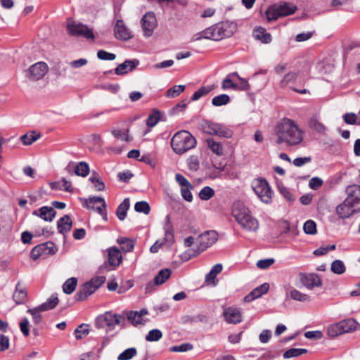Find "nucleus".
<instances>
[{"instance_id": "1", "label": "nucleus", "mask_w": 360, "mask_h": 360, "mask_svg": "<svg viewBox=\"0 0 360 360\" xmlns=\"http://www.w3.org/2000/svg\"><path fill=\"white\" fill-rule=\"evenodd\" d=\"M275 134L277 137L276 143H285L288 146H296L302 141L304 132L294 120L283 118L276 124Z\"/></svg>"}, {"instance_id": "2", "label": "nucleus", "mask_w": 360, "mask_h": 360, "mask_svg": "<svg viewBox=\"0 0 360 360\" xmlns=\"http://www.w3.org/2000/svg\"><path fill=\"white\" fill-rule=\"evenodd\" d=\"M236 30V24L233 22L224 21L217 23L202 32L195 34L193 37V41L201 39H210L220 41L224 38L231 37Z\"/></svg>"}, {"instance_id": "3", "label": "nucleus", "mask_w": 360, "mask_h": 360, "mask_svg": "<svg viewBox=\"0 0 360 360\" xmlns=\"http://www.w3.org/2000/svg\"><path fill=\"white\" fill-rule=\"evenodd\" d=\"M232 216L248 231H255L259 228L258 221L251 215L248 208L242 202L237 201L233 203Z\"/></svg>"}, {"instance_id": "4", "label": "nucleus", "mask_w": 360, "mask_h": 360, "mask_svg": "<svg viewBox=\"0 0 360 360\" xmlns=\"http://www.w3.org/2000/svg\"><path fill=\"white\" fill-rule=\"evenodd\" d=\"M195 138L188 131L176 132L171 140V146L176 154H183L196 146Z\"/></svg>"}, {"instance_id": "5", "label": "nucleus", "mask_w": 360, "mask_h": 360, "mask_svg": "<svg viewBox=\"0 0 360 360\" xmlns=\"http://www.w3.org/2000/svg\"><path fill=\"white\" fill-rule=\"evenodd\" d=\"M67 31L71 36L83 37L91 40L95 39L93 30L79 22L69 20L67 24Z\"/></svg>"}, {"instance_id": "6", "label": "nucleus", "mask_w": 360, "mask_h": 360, "mask_svg": "<svg viewBox=\"0 0 360 360\" xmlns=\"http://www.w3.org/2000/svg\"><path fill=\"white\" fill-rule=\"evenodd\" d=\"M252 188L255 194L263 202L269 203L271 201L273 191L266 179H255L252 184Z\"/></svg>"}, {"instance_id": "7", "label": "nucleus", "mask_w": 360, "mask_h": 360, "mask_svg": "<svg viewBox=\"0 0 360 360\" xmlns=\"http://www.w3.org/2000/svg\"><path fill=\"white\" fill-rule=\"evenodd\" d=\"M296 11V6L284 4L278 6L269 7L266 11V15L269 21L276 20L279 17L286 16L292 14Z\"/></svg>"}, {"instance_id": "8", "label": "nucleus", "mask_w": 360, "mask_h": 360, "mask_svg": "<svg viewBox=\"0 0 360 360\" xmlns=\"http://www.w3.org/2000/svg\"><path fill=\"white\" fill-rule=\"evenodd\" d=\"M218 240V233L215 231H207L200 234L197 238L198 245V250L193 254V256H197L200 252L212 246Z\"/></svg>"}, {"instance_id": "9", "label": "nucleus", "mask_w": 360, "mask_h": 360, "mask_svg": "<svg viewBox=\"0 0 360 360\" xmlns=\"http://www.w3.org/2000/svg\"><path fill=\"white\" fill-rule=\"evenodd\" d=\"M143 35L149 37L153 35L154 30L158 26V21L153 12H147L141 20Z\"/></svg>"}, {"instance_id": "10", "label": "nucleus", "mask_w": 360, "mask_h": 360, "mask_svg": "<svg viewBox=\"0 0 360 360\" xmlns=\"http://www.w3.org/2000/svg\"><path fill=\"white\" fill-rule=\"evenodd\" d=\"M122 319V317L120 315L112 314V312H105L97 319L96 326L97 328L107 326L112 329L115 325L120 324Z\"/></svg>"}, {"instance_id": "11", "label": "nucleus", "mask_w": 360, "mask_h": 360, "mask_svg": "<svg viewBox=\"0 0 360 360\" xmlns=\"http://www.w3.org/2000/svg\"><path fill=\"white\" fill-rule=\"evenodd\" d=\"M359 211L347 198L336 207V214L339 218L342 219H347Z\"/></svg>"}, {"instance_id": "12", "label": "nucleus", "mask_w": 360, "mask_h": 360, "mask_svg": "<svg viewBox=\"0 0 360 360\" xmlns=\"http://www.w3.org/2000/svg\"><path fill=\"white\" fill-rule=\"evenodd\" d=\"M48 65L44 62H38L32 65L28 70L27 76L32 80L41 79L47 73Z\"/></svg>"}, {"instance_id": "13", "label": "nucleus", "mask_w": 360, "mask_h": 360, "mask_svg": "<svg viewBox=\"0 0 360 360\" xmlns=\"http://www.w3.org/2000/svg\"><path fill=\"white\" fill-rule=\"evenodd\" d=\"M347 199L360 210V186L353 184L346 188Z\"/></svg>"}, {"instance_id": "14", "label": "nucleus", "mask_w": 360, "mask_h": 360, "mask_svg": "<svg viewBox=\"0 0 360 360\" xmlns=\"http://www.w3.org/2000/svg\"><path fill=\"white\" fill-rule=\"evenodd\" d=\"M222 316L225 321L230 324H237L242 321V315L240 311L233 307H228L223 311Z\"/></svg>"}, {"instance_id": "15", "label": "nucleus", "mask_w": 360, "mask_h": 360, "mask_svg": "<svg viewBox=\"0 0 360 360\" xmlns=\"http://www.w3.org/2000/svg\"><path fill=\"white\" fill-rule=\"evenodd\" d=\"M302 283L308 289L311 290L315 287H320L322 281L316 274H308L301 275Z\"/></svg>"}, {"instance_id": "16", "label": "nucleus", "mask_w": 360, "mask_h": 360, "mask_svg": "<svg viewBox=\"0 0 360 360\" xmlns=\"http://www.w3.org/2000/svg\"><path fill=\"white\" fill-rule=\"evenodd\" d=\"M32 214L37 216L46 221H52L56 217V212L52 207L43 206L39 209L34 210Z\"/></svg>"}, {"instance_id": "17", "label": "nucleus", "mask_w": 360, "mask_h": 360, "mask_svg": "<svg viewBox=\"0 0 360 360\" xmlns=\"http://www.w3.org/2000/svg\"><path fill=\"white\" fill-rule=\"evenodd\" d=\"M139 64V61L135 60H126L120 64L115 69V73L117 75H123L134 70Z\"/></svg>"}, {"instance_id": "18", "label": "nucleus", "mask_w": 360, "mask_h": 360, "mask_svg": "<svg viewBox=\"0 0 360 360\" xmlns=\"http://www.w3.org/2000/svg\"><path fill=\"white\" fill-rule=\"evenodd\" d=\"M148 314L146 309H142L139 311H130L127 313V319L134 325L143 324L146 321L143 319V316Z\"/></svg>"}, {"instance_id": "19", "label": "nucleus", "mask_w": 360, "mask_h": 360, "mask_svg": "<svg viewBox=\"0 0 360 360\" xmlns=\"http://www.w3.org/2000/svg\"><path fill=\"white\" fill-rule=\"evenodd\" d=\"M114 31L117 39L126 41L131 38L130 32L121 20H117Z\"/></svg>"}, {"instance_id": "20", "label": "nucleus", "mask_w": 360, "mask_h": 360, "mask_svg": "<svg viewBox=\"0 0 360 360\" xmlns=\"http://www.w3.org/2000/svg\"><path fill=\"white\" fill-rule=\"evenodd\" d=\"M269 289V285L266 283H263L260 286L255 288L248 295L244 297L245 302H250L260 297L262 295L266 293Z\"/></svg>"}, {"instance_id": "21", "label": "nucleus", "mask_w": 360, "mask_h": 360, "mask_svg": "<svg viewBox=\"0 0 360 360\" xmlns=\"http://www.w3.org/2000/svg\"><path fill=\"white\" fill-rule=\"evenodd\" d=\"M27 292L25 287L18 282L15 286V291L13 295V300L17 304H22L27 301Z\"/></svg>"}, {"instance_id": "22", "label": "nucleus", "mask_w": 360, "mask_h": 360, "mask_svg": "<svg viewBox=\"0 0 360 360\" xmlns=\"http://www.w3.org/2000/svg\"><path fill=\"white\" fill-rule=\"evenodd\" d=\"M339 323L343 334L360 329V323L352 318L340 321Z\"/></svg>"}, {"instance_id": "23", "label": "nucleus", "mask_w": 360, "mask_h": 360, "mask_svg": "<svg viewBox=\"0 0 360 360\" xmlns=\"http://www.w3.org/2000/svg\"><path fill=\"white\" fill-rule=\"evenodd\" d=\"M122 260V257L118 248L113 247L108 249V262L110 265L118 266Z\"/></svg>"}, {"instance_id": "24", "label": "nucleus", "mask_w": 360, "mask_h": 360, "mask_svg": "<svg viewBox=\"0 0 360 360\" xmlns=\"http://www.w3.org/2000/svg\"><path fill=\"white\" fill-rule=\"evenodd\" d=\"M72 222L70 217L69 215L63 216L57 223L58 232L62 234L68 232L72 228Z\"/></svg>"}, {"instance_id": "25", "label": "nucleus", "mask_w": 360, "mask_h": 360, "mask_svg": "<svg viewBox=\"0 0 360 360\" xmlns=\"http://www.w3.org/2000/svg\"><path fill=\"white\" fill-rule=\"evenodd\" d=\"M254 37L264 44H269L272 40L271 35L266 32V30L262 27L255 28Z\"/></svg>"}, {"instance_id": "26", "label": "nucleus", "mask_w": 360, "mask_h": 360, "mask_svg": "<svg viewBox=\"0 0 360 360\" xmlns=\"http://www.w3.org/2000/svg\"><path fill=\"white\" fill-rule=\"evenodd\" d=\"M212 133V135H215L224 138H231L233 134V132L231 129H229L225 125L219 123L214 124V129Z\"/></svg>"}, {"instance_id": "27", "label": "nucleus", "mask_w": 360, "mask_h": 360, "mask_svg": "<svg viewBox=\"0 0 360 360\" xmlns=\"http://www.w3.org/2000/svg\"><path fill=\"white\" fill-rule=\"evenodd\" d=\"M172 271L169 269H161L153 279L155 285L163 284L171 276Z\"/></svg>"}, {"instance_id": "28", "label": "nucleus", "mask_w": 360, "mask_h": 360, "mask_svg": "<svg viewBox=\"0 0 360 360\" xmlns=\"http://www.w3.org/2000/svg\"><path fill=\"white\" fill-rule=\"evenodd\" d=\"M298 73L295 72H290L288 74L285 75L282 80L281 81L280 86L283 88L287 86H290L296 83V82L299 79Z\"/></svg>"}, {"instance_id": "29", "label": "nucleus", "mask_w": 360, "mask_h": 360, "mask_svg": "<svg viewBox=\"0 0 360 360\" xmlns=\"http://www.w3.org/2000/svg\"><path fill=\"white\" fill-rule=\"evenodd\" d=\"M208 148L217 155L221 156L224 153V149L220 142L215 141L213 139L209 138L206 139Z\"/></svg>"}, {"instance_id": "30", "label": "nucleus", "mask_w": 360, "mask_h": 360, "mask_svg": "<svg viewBox=\"0 0 360 360\" xmlns=\"http://www.w3.org/2000/svg\"><path fill=\"white\" fill-rule=\"evenodd\" d=\"M129 206L130 202L129 198H125L118 206L116 211V215L120 220L123 221L126 218L127 212L129 210Z\"/></svg>"}, {"instance_id": "31", "label": "nucleus", "mask_w": 360, "mask_h": 360, "mask_svg": "<svg viewBox=\"0 0 360 360\" xmlns=\"http://www.w3.org/2000/svg\"><path fill=\"white\" fill-rule=\"evenodd\" d=\"M89 181L94 184L96 191H102L105 189V184L101 181L100 175L96 171L91 172Z\"/></svg>"}, {"instance_id": "32", "label": "nucleus", "mask_w": 360, "mask_h": 360, "mask_svg": "<svg viewBox=\"0 0 360 360\" xmlns=\"http://www.w3.org/2000/svg\"><path fill=\"white\" fill-rule=\"evenodd\" d=\"M52 245V242H46L35 246L31 251V257L33 259H37L42 255H45L46 246Z\"/></svg>"}, {"instance_id": "33", "label": "nucleus", "mask_w": 360, "mask_h": 360, "mask_svg": "<svg viewBox=\"0 0 360 360\" xmlns=\"http://www.w3.org/2000/svg\"><path fill=\"white\" fill-rule=\"evenodd\" d=\"M117 242L121 245V249L126 252L132 251L134 248V240L128 238H119Z\"/></svg>"}, {"instance_id": "34", "label": "nucleus", "mask_w": 360, "mask_h": 360, "mask_svg": "<svg viewBox=\"0 0 360 360\" xmlns=\"http://www.w3.org/2000/svg\"><path fill=\"white\" fill-rule=\"evenodd\" d=\"M77 285V278L72 277L68 278L63 285V290L65 294L72 293Z\"/></svg>"}, {"instance_id": "35", "label": "nucleus", "mask_w": 360, "mask_h": 360, "mask_svg": "<svg viewBox=\"0 0 360 360\" xmlns=\"http://www.w3.org/2000/svg\"><path fill=\"white\" fill-rule=\"evenodd\" d=\"M223 269L221 264H217L212 266L210 271L205 276V281L207 283L214 282L216 276L221 272Z\"/></svg>"}, {"instance_id": "36", "label": "nucleus", "mask_w": 360, "mask_h": 360, "mask_svg": "<svg viewBox=\"0 0 360 360\" xmlns=\"http://www.w3.org/2000/svg\"><path fill=\"white\" fill-rule=\"evenodd\" d=\"M58 304V299L57 296L52 295L51 297H49L47 301L41 305H39L40 309H41L43 311H48L52 309H54L57 304Z\"/></svg>"}, {"instance_id": "37", "label": "nucleus", "mask_w": 360, "mask_h": 360, "mask_svg": "<svg viewBox=\"0 0 360 360\" xmlns=\"http://www.w3.org/2000/svg\"><path fill=\"white\" fill-rule=\"evenodd\" d=\"M74 172L77 176L85 177L89 173V165L85 162H80L75 166Z\"/></svg>"}, {"instance_id": "38", "label": "nucleus", "mask_w": 360, "mask_h": 360, "mask_svg": "<svg viewBox=\"0 0 360 360\" xmlns=\"http://www.w3.org/2000/svg\"><path fill=\"white\" fill-rule=\"evenodd\" d=\"M330 269L334 274L340 275L345 272L346 267L342 261L336 259L332 262Z\"/></svg>"}, {"instance_id": "39", "label": "nucleus", "mask_w": 360, "mask_h": 360, "mask_svg": "<svg viewBox=\"0 0 360 360\" xmlns=\"http://www.w3.org/2000/svg\"><path fill=\"white\" fill-rule=\"evenodd\" d=\"M39 134H35L34 131H30L22 135L20 137V140L22 141L23 144L25 146H30L34 141H36L38 139H39Z\"/></svg>"}, {"instance_id": "40", "label": "nucleus", "mask_w": 360, "mask_h": 360, "mask_svg": "<svg viewBox=\"0 0 360 360\" xmlns=\"http://www.w3.org/2000/svg\"><path fill=\"white\" fill-rule=\"evenodd\" d=\"M307 350L306 349L302 348H291L283 354L284 359H289L292 357L299 356L303 354L307 353Z\"/></svg>"}, {"instance_id": "41", "label": "nucleus", "mask_w": 360, "mask_h": 360, "mask_svg": "<svg viewBox=\"0 0 360 360\" xmlns=\"http://www.w3.org/2000/svg\"><path fill=\"white\" fill-rule=\"evenodd\" d=\"M162 338V333L159 329L150 330L146 336V340L148 342H156Z\"/></svg>"}, {"instance_id": "42", "label": "nucleus", "mask_w": 360, "mask_h": 360, "mask_svg": "<svg viewBox=\"0 0 360 360\" xmlns=\"http://www.w3.org/2000/svg\"><path fill=\"white\" fill-rule=\"evenodd\" d=\"M198 195L202 200H208L214 195V191L210 186H205L200 190Z\"/></svg>"}, {"instance_id": "43", "label": "nucleus", "mask_w": 360, "mask_h": 360, "mask_svg": "<svg viewBox=\"0 0 360 360\" xmlns=\"http://www.w3.org/2000/svg\"><path fill=\"white\" fill-rule=\"evenodd\" d=\"M230 98L227 94H221L214 97L212 100V104L214 106H221L229 103Z\"/></svg>"}, {"instance_id": "44", "label": "nucleus", "mask_w": 360, "mask_h": 360, "mask_svg": "<svg viewBox=\"0 0 360 360\" xmlns=\"http://www.w3.org/2000/svg\"><path fill=\"white\" fill-rule=\"evenodd\" d=\"M327 334L330 338H335L343 334L339 322L330 325L327 329Z\"/></svg>"}, {"instance_id": "45", "label": "nucleus", "mask_w": 360, "mask_h": 360, "mask_svg": "<svg viewBox=\"0 0 360 360\" xmlns=\"http://www.w3.org/2000/svg\"><path fill=\"white\" fill-rule=\"evenodd\" d=\"M137 354L136 348L131 347L125 349L117 357L118 360H129Z\"/></svg>"}, {"instance_id": "46", "label": "nucleus", "mask_w": 360, "mask_h": 360, "mask_svg": "<svg viewBox=\"0 0 360 360\" xmlns=\"http://www.w3.org/2000/svg\"><path fill=\"white\" fill-rule=\"evenodd\" d=\"M165 220L167 222V225H165V233L164 239L167 242L172 243L174 241V234L173 231L170 226L169 217L168 215L166 217Z\"/></svg>"}, {"instance_id": "47", "label": "nucleus", "mask_w": 360, "mask_h": 360, "mask_svg": "<svg viewBox=\"0 0 360 360\" xmlns=\"http://www.w3.org/2000/svg\"><path fill=\"white\" fill-rule=\"evenodd\" d=\"M290 297L294 300L300 302H308L310 300L309 295L303 294L296 289L290 291Z\"/></svg>"}, {"instance_id": "48", "label": "nucleus", "mask_w": 360, "mask_h": 360, "mask_svg": "<svg viewBox=\"0 0 360 360\" xmlns=\"http://www.w3.org/2000/svg\"><path fill=\"white\" fill-rule=\"evenodd\" d=\"M303 230L305 233L314 235L316 233V224L313 220H307L303 226Z\"/></svg>"}, {"instance_id": "49", "label": "nucleus", "mask_w": 360, "mask_h": 360, "mask_svg": "<svg viewBox=\"0 0 360 360\" xmlns=\"http://www.w3.org/2000/svg\"><path fill=\"white\" fill-rule=\"evenodd\" d=\"M160 112L158 110H154L152 114L149 115L146 120L147 126L149 127H153L155 126L158 121L160 120Z\"/></svg>"}, {"instance_id": "50", "label": "nucleus", "mask_w": 360, "mask_h": 360, "mask_svg": "<svg viewBox=\"0 0 360 360\" xmlns=\"http://www.w3.org/2000/svg\"><path fill=\"white\" fill-rule=\"evenodd\" d=\"M134 210L137 212H142L148 214L150 212V208L149 204L146 201L137 202L134 205Z\"/></svg>"}, {"instance_id": "51", "label": "nucleus", "mask_w": 360, "mask_h": 360, "mask_svg": "<svg viewBox=\"0 0 360 360\" xmlns=\"http://www.w3.org/2000/svg\"><path fill=\"white\" fill-rule=\"evenodd\" d=\"M212 88L210 86H202L194 92L191 97L192 101H197L202 96L207 95L212 91Z\"/></svg>"}, {"instance_id": "52", "label": "nucleus", "mask_w": 360, "mask_h": 360, "mask_svg": "<svg viewBox=\"0 0 360 360\" xmlns=\"http://www.w3.org/2000/svg\"><path fill=\"white\" fill-rule=\"evenodd\" d=\"M188 167L192 171H197L200 167V160L198 156L191 155L188 160Z\"/></svg>"}, {"instance_id": "53", "label": "nucleus", "mask_w": 360, "mask_h": 360, "mask_svg": "<svg viewBox=\"0 0 360 360\" xmlns=\"http://www.w3.org/2000/svg\"><path fill=\"white\" fill-rule=\"evenodd\" d=\"M334 65L333 63L330 62V60L328 59H324L323 61L319 64V70L324 73H329L332 72L333 70Z\"/></svg>"}, {"instance_id": "54", "label": "nucleus", "mask_w": 360, "mask_h": 360, "mask_svg": "<svg viewBox=\"0 0 360 360\" xmlns=\"http://www.w3.org/2000/svg\"><path fill=\"white\" fill-rule=\"evenodd\" d=\"M129 132V129L127 130V131H122V130L120 129H113L112 131V135L117 138V139H121L122 141H131L132 140V138L130 137L127 133Z\"/></svg>"}, {"instance_id": "55", "label": "nucleus", "mask_w": 360, "mask_h": 360, "mask_svg": "<svg viewBox=\"0 0 360 360\" xmlns=\"http://www.w3.org/2000/svg\"><path fill=\"white\" fill-rule=\"evenodd\" d=\"M185 89L184 85H175L169 89L167 92V96L170 98H174L182 93Z\"/></svg>"}, {"instance_id": "56", "label": "nucleus", "mask_w": 360, "mask_h": 360, "mask_svg": "<svg viewBox=\"0 0 360 360\" xmlns=\"http://www.w3.org/2000/svg\"><path fill=\"white\" fill-rule=\"evenodd\" d=\"M193 345L190 343H184L180 345L172 346L169 348L172 352H184L193 349Z\"/></svg>"}, {"instance_id": "57", "label": "nucleus", "mask_w": 360, "mask_h": 360, "mask_svg": "<svg viewBox=\"0 0 360 360\" xmlns=\"http://www.w3.org/2000/svg\"><path fill=\"white\" fill-rule=\"evenodd\" d=\"M41 311H43L40 309L39 306L34 309H30L27 311V313H30L32 316L33 321L35 324H39L41 321V315L40 314Z\"/></svg>"}, {"instance_id": "58", "label": "nucleus", "mask_w": 360, "mask_h": 360, "mask_svg": "<svg viewBox=\"0 0 360 360\" xmlns=\"http://www.w3.org/2000/svg\"><path fill=\"white\" fill-rule=\"evenodd\" d=\"M214 124V122H212L211 121L204 120L200 124V129L203 132L212 135Z\"/></svg>"}, {"instance_id": "59", "label": "nucleus", "mask_w": 360, "mask_h": 360, "mask_svg": "<svg viewBox=\"0 0 360 360\" xmlns=\"http://www.w3.org/2000/svg\"><path fill=\"white\" fill-rule=\"evenodd\" d=\"M86 205L88 209L94 210L96 203H102L105 202V200L103 198L94 196L92 198H89L86 199Z\"/></svg>"}, {"instance_id": "60", "label": "nucleus", "mask_w": 360, "mask_h": 360, "mask_svg": "<svg viewBox=\"0 0 360 360\" xmlns=\"http://www.w3.org/2000/svg\"><path fill=\"white\" fill-rule=\"evenodd\" d=\"M175 179L176 182L181 186V188H194L193 186L181 174H176L175 176Z\"/></svg>"}, {"instance_id": "61", "label": "nucleus", "mask_w": 360, "mask_h": 360, "mask_svg": "<svg viewBox=\"0 0 360 360\" xmlns=\"http://www.w3.org/2000/svg\"><path fill=\"white\" fill-rule=\"evenodd\" d=\"M309 127L317 131L318 132L322 133L325 131V127L324 125L321 123L319 120H317L316 118H312L309 121Z\"/></svg>"}, {"instance_id": "62", "label": "nucleus", "mask_w": 360, "mask_h": 360, "mask_svg": "<svg viewBox=\"0 0 360 360\" xmlns=\"http://www.w3.org/2000/svg\"><path fill=\"white\" fill-rule=\"evenodd\" d=\"M97 57L100 59V60H113L115 59L116 58V56L115 54L114 53H108L104 50H99L98 52H97Z\"/></svg>"}, {"instance_id": "63", "label": "nucleus", "mask_w": 360, "mask_h": 360, "mask_svg": "<svg viewBox=\"0 0 360 360\" xmlns=\"http://www.w3.org/2000/svg\"><path fill=\"white\" fill-rule=\"evenodd\" d=\"M221 88L223 89H237V84L234 83L233 82V79L231 78L229 75L226 76V77L223 80Z\"/></svg>"}, {"instance_id": "64", "label": "nucleus", "mask_w": 360, "mask_h": 360, "mask_svg": "<svg viewBox=\"0 0 360 360\" xmlns=\"http://www.w3.org/2000/svg\"><path fill=\"white\" fill-rule=\"evenodd\" d=\"M275 260L273 258H269L265 259L259 260L256 266L261 269H266L271 266L274 263Z\"/></svg>"}]
</instances>
